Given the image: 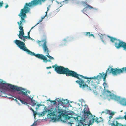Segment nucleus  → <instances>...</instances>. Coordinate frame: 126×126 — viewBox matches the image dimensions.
<instances>
[{
    "label": "nucleus",
    "instance_id": "obj_1",
    "mask_svg": "<svg viewBox=\"0 0 126 126\" xmlns=\"http://www.w3.org/2000/svg\"><path fill=\"white\" fill-rule=\"evenodd\" d=\"M52 68H54V70L58 74H65L67 76H71L76 78L79 80L76 81V82L79 85V87L81 88L83 90H90L92 91V89H95L98 87L93 80L91 81L90 87H89L86 84V82L82 78L85 79V77L86 76L78 74L77 72L74 71L70 70L67 67H64L61 66H58L55 64L52 66Z\"/></svg>",
    "mask_w": 126,
    "mask_h": 126
},
{
    "label": "nucleus",
    "instance_id": "obj_2",
    "mask_svg": "<svg viewBox=\"0 0 126 126\" xmlns=\"http://www.w3.org/2000/svg\"><path fill=\"white\" fill-rule=\"evenodd\" d=\"M45 2V0H33L31 2L28 3H25L23 9H21L20 13L18 14L21 19L19 21H18L17 23L19 26V29L20 31H19V34H18L19 39L22 41L25 42L26 40L25 39V34L24 29L23 27V23L26 22L25 19L27 17L26 14L29 12L30 10V8L29 7H33L38 5H41L42 3H44Z\"/></svg>",
    "mask_w": 126,
    "mask_h": 126
},
{
    "label": "nucleus",
    "instance_id": "obj_3",
    "mask_svg": "<svg viewBox=\"0 0 126 126\" xmlns=\"http://www.w3.org/2000/svg\"><path fill=\"white\" fill-rule=\"evenodd\" d=\"M81 114L82 117L80 116L74 117V115L76 116L77 115L73 111H70L69 112L65 113L63 116L66 120L69 119L71 117L74 118V119L78 122V124L76 126H90L94 122L95 118L89 110L88 111L86 110L85 107L82 111Z\"/></svg>",
    "mask_w": 126,
    "mask_h": 126
},
{
    "label": "nucleus",
    "instance_id": "obj_4",
    "mask_svg": "<svg viewBox=\"0 0 126 126\" xmlns=\"http://www.w3.org/2000/svg\"><path fill=\"white\" fill-rule=\"evenodd\" d=\"M14 42L20 49L25 52L28 54L32 55L33 52L27 49L26 47L24 42L20 40L16 39L14 41Z\"/></svg>",
    "mask_w": 126,
    "mask_h": 126
},
{
    "label": "nucleus",
    "instance_id": "obj_5",
    "mask_svg": "<svg viewBox=\"0 0 126 126\" xmlns=\"http://www.w3.org/2000/svg\"><path fill=\"white\" fill-rule=\"evenodd\" d=\"M56 111H55L54 112V111H53V110H52L51 113H49L48 115L47 114V117H45L44 119L46 120L47 118H50L51 119V120L50 121H52L53 122H56L57 120L58 121H62L63 123H65L66 122V121L64 120H63V119L61 117H57V115Z\"/></svg>",
    "mask_w": 126,
    "mask_h": 126
},
{
    "label": "nucleus",
    "instance_id": "obj_6",
    "mask_svg": "<svg viewBox=\"0 0 126 126\" xmlns=\"http://www.w3.org/2000/svg\"><path fill=\"white\" fill-rule=\"evenodd\" d=\"M10 89L11 91L12 92H14L15 91H17V92L16 94H20L24 98V95H22V93H21L20 92L21 91H23L25 92H26L27 90L25 88H23L21 87H18L16 85H13L11 84L9 88L10 90Z\"/></svg>",
    "mask_w": 126,
    "mask_h": 126
},
{
    "label": "nucleus",
    "instance_id": "obj_7",
    "mask_svg": "<svg viewBox=\"0 0 126 126\" xmlns=\"http://www.w3.org/2000/svg\"><path fill=\"white\" fill-rule=\"evenodd\" d=\"M10 85V84L6 83L4 81L1 80L0 81V91L3 93L6 91H9Z\"/></svg>",
    "mask_w": 126,
    "mask_h": 126
},
{
    "label": "nucleus",
    "instance_id": "obj_8",
    "mask_svg": "<svg viewBox=\"0 0 126 126\" xmlns=\"http://www.w3.org/2000/svg\"><path fill=\"white\" fill-rule=\"evenodd\" d=\"M114 46L117 49H120L122 48L123 50L126 51V43L119 39L118 41H116Z\"/></svg>",
    "mask_w": 126,
    "mask_h": 126
},
{
    "label": "nucleus",
    "instance_id": "obj_9",
    "mask_svg": "<svg viewBox=\"0 0 126 126\" xmlns=\"http://www.w3.org/2000/svg\"><path fill=\"white\" fill-rule=\"evenodd\" d=\"M114 100L115 101H117L119 104L124 106H126V98H122L121 99L120 96L117 95L114 98Z\"/></svg>",
    "mask_w": 126,
    "mask_h": 126
},
{
    "label": "nucleus",
    "instance_id": "obj_10",
    "mask_svg": "<svg viewBox=\"0 0 126 126\" xmlns=\"http://www.w3.org/2000/svg\"><path fill=\"white\" fill-rule=\"evenodd\" d=\"M32 56H34L36 57L37 58L43 60V62L46 63L47 62V59L46 57V56H45L44 55L39 53L35 54L34 52H33L32 54Z\"/></svg>",
    "mask_w": 126,
    "mask_h": 126
},
{
    "label": "nucleus",
    "instance_id": "obj_11",
    "mask_svg": "<svg viewBox=\"0 0 126 126\" xmlns=\"http://www.w3.org/2000/svg\"><path fill=\"white\" fill-rule=\"evenodd\" d=\"M110 70L108 73V74L111 73L113 76L117 75L118 74H120L119 72V69H117L116 68H113L110 67Z\"/></svg>",
    "mask_w": 126,
    "mask_h": 126
},
{
    "label": "nucleus",
    "instance_id": "obj_12",
    "mask_svg": "<svg viewBox=\"0 0 126 126\" xmlns=\"http://www.w3.org/2000/svg\"><path fill=\"white\" fill-rule=\"evenodd\" d=\"M70 41L69 37H67L65 38L61 41L59 44V46L63 47L64 46H66L68 42Z\"/></svg>",
    "mask_w": 126,
    "mask_h": 126
},
{
    "label": "nucleus",
    "instance_id": "obj_13",
    "mask_svg": "<svg viewBox=\"0 0 126 126\" xmlns=\"http://www.w3.org/2000/svg\"><path fill=\"white\" fill-rule=\"evenodd\" d=\"M69 110L70 111H66V110H65L64 113H63L62 114V116L63 117V118H64V120L65 121V120H69V121H70L68 122V121H67L66 122V123L68 124H70V125L71 126H72V124H73V119H71V118H73L74 119V118L71 117V118H70V119H69L66 120V119H65V117L63 116H64V114H65V113H67L68 112H70V110Z\"/></svg>",
    "mask_w": 126,
    "mask_h": 126
},
{
    "label": "nucleus",
    "instance_id": "obj_14",
    "mask_svg": "<svg viewBox=\"0 0 126 126\" xmlns=\"http://www.w3.org/2000/svg\"><path fill=\"white\" fill-rule=\"evenodd\" d=\"M105 94H106L107 96H110L111 99L113 100L115 98V97L116 95L114 94L113 93H111L108 90H106V92L105 91V93L103 95H104Z\"/></svg>",
    "mask_w": 126,
    "mask_h": 126
},
{
    "label": "nucleus",
    "instance_id": "obj_15",
    "mask_svg": "<svg viewBox=\"0 0 126 126\" xmlns=\"http://www.w3.org/2000/svg\"><path fill=\"white\" fill-rule=\"evenodd\" d=\"M43 41L44 42L42 45V48L44 51V52L46 54L47 53V52H49V50L47 47V46L46 45L47 42L46 41L44 40H43Z\"/></svg>",
    "mask_w": 126,
    "mask_h": 126
},
{
    "label": "nucleus",
    "instance_id": "obj_16",
    "mask_svg": "<svg viewBox=\"0 0 126 126\" xmlns=\"http://www.w3.org/2000/svg\"><path fill=\"white\" fill-rule=\"evenodd\" d=\"M42 105L44 107V109H43V111L44 112V115L47 112H48V115H49V113H51V111H52V108H51L50 109H48L47 107L45 106L44 104H43Z\"/></svg>",
    "mask_w": 126,
    "mask_h": 126
},
{
    "label": "nucleus",
    "instance_id": "obj_17",
    "mask_svg": "<svg viewBox=\"0 0 126 126\" xmlns=\"http://www.w3.org/2000/svg\"><path fill=\"white\" fill-rule=\"evenodd\" d=\"M126 125V122L125 124H122L119 123L117 121H115V120L112 121L111 125L110 126H125Z\"/></svg>",
    "mask_w": 126,
    "mask_h": 126
},
{
    "label": "nucleus",
    "instance_id": "obj_18",
    "mask_svg": "<svg viewBox=\"0 0 126 126\" xmlns=\"http://www.w3.org/2000/svg\"><path fill=\"white\" fill-rule=\"evenodd\" d=\"M57 108V109L56 108H55V109L52 108V110H53V111H56V112L57 115L58 113H59L58 116H59L60 115V114H61L63 111V110L59 106H58V107Z\"/></svg>",
    "mask_w": 126,
    "mask_h": 126
},
{
    "label": "nucleus",
    "instance_id": "obj_19",
    "mask_svg": "<svg viewBox=\"0 0 126 126\" xmlns=\"http://www.w3.org/2000/svg\"><path fill=\"white\" fill-rule=\"evenodd\" d=\"M26 95V97L24 98V101H26L29 102L30 100L31 101L32 100H34L33 99V97H31L28 94L26 93L25 94Z\"/></svg>",
    "mask_w": 126,
    "mask_h": 126
},
{
    "label": "nucleus",
    "instance_id": "obj_20",
    "mask_svg": "<svg viewBox=\"0 0 126 126\" xmlns=\"http://www.w3.org/2000/svg\"><path fill=\"white\" fill-rule=\"evenodd\" d=\"M87 8H88L89 9L91 10V8H93L91 6L89 5H87V6H86L82 10H81V11L84 14H86L87 16V15L86 14H85V13L86 12V11L87 10Z\"/></svg>",
    "mask_w": 126,
    "mask_h": 126
},
{
    "label": "nucleus",
    "instance_id": "obj_21",
    "mask_svg": "<svg viewBox=\"0 0 126 126\" xmlns=\"http://www.w3.org/2000/svg\"><path fill=\"white\" fill-rule=\"evenodd\" d=\"M33 113L34 115H35V114H37L38 116V117H39L44 116L45 113L44 111H43L41 112H39L34 111V113Z\"/></svg>",
    "mask_w": 126,
    "mask_h": 126
},
{
    "label": "nucleus",
    "instance_id": "obj_22",
    "mask_svg": "<svg viewBox=\"0 0 126 126\" xmlns=\"http://www.w3.org/2000/svg\"><path fill=\"white\" fill-rule=\"evenodd\" d=\"M107 37L109 38H110V41L113 43H115V42L116 41H118V40H119V39H117L116 38L110 36L109 35H108Z\"/></svg>",
    "mask_w": 126,
    "mask_h": 126
},
{
    "label": "nucleus",
    "instance_id": "obj_23",
    "mask_svg": "<svg viewBox=\"0 0 126 126\" xmlns=\"http://www.w3.org/2000/svg\"><path fill=\"white\" fill-rule=\"evenodd\" d=\"M55 100H56L57 102H58V106H59L60 105H61L62 106H63V107H65V106H63L62 105V104H63V103L62 102L63 101H62V99H60L59 98H56L55 99Z\"/></svg>",
    "mask_w": 126,
    "mask_h": 126
},
{
    "label": "nucleus",
    "instance_id": "obj_24",
    "mask_svg": "<svg viewBox=\"0 0 126 126\" xmlns=\"http://www.w3.org/2000/svg\"><path fill=\"white\" fill-rule=\"evenodd\" d=\"M103 85L104 87V92H102V94L103 95L105 93V88H107L108 87V86L107 83V82H104L103 84Z\"/></svg>",
    "mask_w": 126,
    "mask_h": 126
},
{
    "label": "nucleus",
    "instance_id": "obj_25",
    "mask_svg": "<svg viewBox=\"0 0 126 126\" xmlns=\"http://www.w3.org/2000/svg\"><path fill=\"white\" fill-rule=\"evenodd\" d=\"M120 74L121 73H126V67L119 69Z\"/></svg>",
    "mask_w": 126,
    "mask_h": 126
},
{
    "label": "nucleus",
    "instance_id": "obj_26",
    "mask_svg": "<svg viewBox=\"0 0 126 126\" xmlns=\"http://www.w3.org/2000/svg\"><path fill=\"white\" fill-rule=\"evenodd\" d=\"M63 101L62 105L63 106H65L67 105L69 103L68 100L67 99H62Z\"/></svg>",
    "mask_w": 126,
    "mask_h": 126
},
{
    "label": "nucleus",
    "instance_id": "obj_27",
    "mask_svg": "<svg viewBox=\"0 0 126 126\" xmlns=\"http://www.w3.org/2000/svg\"><path fill=\"white\" fill-rule=\"evenodd\" d=\"M107 111V112H105L106 114H109V115H113L115 113L113 112H112L111 111L107 109L106 110Z\"/></svg>",
    "mask_w": 126,
    "mask_h": 126
},
{
    "label": "nucleus",
    "instance_id": "obj_28",
    "mask_svg": "<svg viewBox=\"0 0 126 126\" xmlns=\"http://www.w3.org/2000/svg\"><path fill=\"white\" fill-rule=\"evenodd\" d=\"M96 77L97 78V80L99 81L100 80L102 77H103V75H102V73H100L99 74L96 76Z\"/></svg>",
    "mask_w": 126,
    "mask_h": 126
},
{
    "label": "nucleus",
    "instance_id": "obj_29",
    "mask_svg": "<svg viewBox=\"0 0 126 126\" xmlns=\"http://www.w3.org/2000/svg\"><path fill=\"white\" fill-rule=\"evenodd\" d=\"M20 92L22 93V95H24V98H25L26 97V95L25 94H26V93H27H27H28L29 94H30V91H29V90H27V91L26 92H24L23 91H22Z\"/></svg>",
    "mask_w": 126,
    "mask_h": 126
},
{
    "label": "nucleus",
    "instance_id": "obj_30",
    "mask_svg": "<svg viewBox=\"0 0 126 126\" xmlns=\"http://www.w3.org/2000/svg\"><path fill=\"white\" fill-rule=\"evenodd\" d=\"M85 78L86 79H94V80L95 79L96 80H97V78L96 77V76H94L93 77H85Z\"/></svg>",
    "mask_w": 126,
    "mask_h": 126
},
{
    "label": "nucleus",
    "instance_id": "obj_31",
    "mask_svg": "<svg viewBox=\"0 0 126 126\" xmlns=\"http://www.w3.org/2000/svg\"><path fill=\"white\" fill-rule=\"evenodd\" d=\"M46 56H47L50 60H54V58L53 57L49 55V52H47V53L46 54Z\"/></svg>",
    "mask_w": 126,
    "mask_h": 126
},
{
    "label": "nucleus",
    "instance_id": "obj_32",
    "mask_svg": "<svg viewBox=\"0 0 126 126\" xmlns=\"http://www.w3.org/2000/svg\"><path fill=\"white\" fill-rule=\"evenodd\" d=\"M34 101H35V100H32L31 101V103L32 104L31 105L32 106H34L36 105V103H35Z\"/></svg>",
    "mask_w": 126,
    "mask_h": 126
},
{
    "label": "nucleus",
    "instance_id": "obj_33",
    "mask_svg": "<svg viewBox=\"0 0 126 126\" xmlns=\"http://www.w3.org/2000/svg\"><path fill=\"white\" fill-rule=\"evenodd\" d=\"M70 0H65L64 1L61 2L60 3V4L61 5V3L62 2L64 3L65 4H67L68 3Z\"/></svg>",
    "mask_w": 126,
    "mask_h": 126
},
{
    "label": "nucleus",
    "instance_id": "obj_34",
    "mask_svg": "<svg viewBox=\"0 0 126 126\" xmlns=\"http://www.w3.org/2000/svg\"><path fill=\"white\" fill-rule=\"evenodd\" d=\"M125 119V118L124 117V116H123V117H121V116L120 115H119L118 116V117L116 118L115 119Z\"/></svg>",
    "mask_w": 126,
    "mask_h": 126
},
{
    "label": "nucleus",
    "instance_id": "obj_35",
    "mask_svg": "<svg viewBox=\"0 0 126 126\" xmlns=\"http://www.w3.org/2000/svg\"><path fill=\"white\" fill-rule=\"evenodd\" d=\"M90 33V32H83V34L84 35L86 36H89V34Z\"/></svg>",
    "mask_w": 126,
    "mask_h": 126
},
{
    "label": "nucleus",
    "instance_id": "obj_36",
    "mask_svg": "<svg viewBox=\"0 0 126 126\" xmlns=\"http://www.w3.org/2000/svg\"><path fill=\"white\" fill-rule=\"evenodd\" d=\"M47 100H49V101H50L51 103H53V104L54 105H56V103H57V102L56 101H52L50 100V99H48Z\"/></svg>",
    "mask_w": 126,
    "mask_h": 126
},
{
    "label": "nucleus",
    "instance_id": "obj_37",
    "mask_svg": "<svg viewBox=\"0 0 126 126\" xmlns=\"http://www.w3.org/2000/svg\"><path fill=\"white\" fill-rule=\"evenodd\" d=\"M81 4L83 5V6L85 7L86 5V6H87V5H88V4H87L86 2H85L84 1H82L81 2Z\"/></svg>",
    "mask_w": 126,
    "mask_h": 126
},
{
    "label": "nucleus",
    "instance_id": "obj_38",
    "mask_svg": "<svg viewBox=\"0 0 126 126\" xmlns=\"http://www.w3.org/2000/svg\"><path fill=\"white\" fill-rule=\"evenodd\" d=\"M104 38V37H102L100 38L101 40V41L103 42V43L105 44V45H107V43L104 41L103 40V39Z\"/></svg>",
    "mask_w": 126,
    "mask_h": 126
},
{
    "label": "nucleus",
    "instance_id": "obj_39",
    "mask_svg": "<svg viewBox=\"0 0 126 126\" xmlns=\"http://www.w3.org/2000/svg\"><path fill=\"white\" fill-rule=\"evenodd\" d=\"M4 3L2 1H0V8L3 6V5Z\"/></svg>",
    "mask_w": 126,
    "mask_h": 126
},
{
    "label": "nucleus",
    "instance_id": "obj_40",
    "mask_svg": "<svg viewBox=\"0 0 126 126\" xmlns=\"http://www.w3.org/2000/svg\"><path fill=\"white\" fill-rule=\"evenodd\" d=\"M93 92L94 93V94H96V95H98V92L97 91H96V90H95V91L93 90Z\"/></svg>",
    "mask_w": 126,
    "mask_h": 126
},
{
    "label": "nucleus",
    "instance_id": "obj_41",
    "mask_svg": "<svg viewBox=\"0 0 126 126\" xmlns=\"http://www.w3.org/2000/svg\"><path fill=\"white\" fill-rule=\"evenodd\" d=\"M87 81H85V82L86 83H87L88 84H89L90 82V81H91V79H87Z\"/></svg>",
    "mask_w": 126,
    "mask_h": 126
},
{
    "label": "nucleus",
    "instance_id": "obj_42",
    "mask_svg": "<svg viewBox=\"0 0 126 126\" xmlns=\"http://www.w3.org/2000/svg\"><path fill=\"white\" fill-rule=\"evenodd\" d=\"M94 120V121H95L97 123H98L101 121L100 120L99 121L98 119H96L95 118Z\"/></svg>",
    "mask_w": 126,
    "mask_h": 126
},
{
    "label": "nucleus",
    "instance_id": "obj_43",
    "mask_svg": "<svg viewBox=\"0 0 126 126\" xmlns=\"http://www.w3.org/2000/svg\"><path fill=\"white\" fill-rule=\"evenodd\" d=\"M98 35L100 37V38L104 37V36H105V35H103L102 34L100 33H99Z\"/></svg>",
    "mask_w": 126,
    "mask_h": 126
},
{
    "label": "nucleus",
    "instance_id": "obj_44",
    "mask_svg": "<svg viewBox=\"0 0 126 126\" xmlns=\"http://www.w3.org/2000/svg\"><path fill=\"white\" fill-rule=\"evenodd\" d=\"M38 120H37L36 121H35L33 123L34 124V126H36L37 125V121Z\"/></svg>",
    "mask_w": 126,
    "mask_h": 126
},
{
    "label": "nucleus",
    "instance_id": "obj_45",
    "mask_svg": "<svg viewBox=\"0 0 126 126\" xmlns=\"http://www.w3.org/2000/svg\"><path fill=\"white\" fill-rule=\"evenodd\" d=\"M90 36H92L94 38H95V36L94 35L90 33L89 34V37H90Z\"/></svg>",
    "mask_w": 126,
    "mask_h": 126
},
{
    "label": "nucleus",
    "instance_id": "obj_46",
    "mask_svg": "<svg viewBox=\"0 0 126 126\" xmlns=\"http://www.w3.org/2000/svg\"><path fill=\"white\" fill-rule=\"evenodd\" d=\"M17 99L18 100H20V102L22 104H23V102L24 101V100H22V99H21V98H18Z\"/></svg>",
    "mask_w": 126,
    "mask_h": 126
},
{
    "label": "nucleus",
    "instance_id": "obj_47",
    "mask_svg": "<svg viewBox=\"0 0 126 126\" xmlns=\"http://www.w3.org/2000/svg\"><path fill=\"white\" fill-rule=\"evenodd\" d=\"M102 78L103 79V81H104V82H107L106 79V77H104L103 76V77Z\"/></svg>",
    "mask_w": 126,
    "mask_h": 126
},
{
    "label": "nucleus",
    "instance_id": "obj_48",
    "mask_svg": "<svg viewBox=\"0 0 126 126\" xmlns=\"http://www.w3.org/2000/svg\"><path fill=\"white\" fill-rule=\"evenodd\" d=\"M25 40L26 39H30V36H26V37H25Z\"/></svg>",
    "mask_w": 126,
    "mask_h": 126
},
{
    "label": "nucleus",
    "instance_id": "obj_49",
    "mask_svg": "<svg viewBox=\"0 0 126 126\" xmlns=\"http://www.w3.org/2000/svg\"><path fill=\"white\" fill-rule=\"evenodd\" d=\"M74 1L77 4H79V1L78 0H74Z\"/></svg>",
    "mask_w": 126,
    "mask_h": 126
},
{
    "label": "nucleus",
    "instance_id": "obj_50",
    "mask_svg": "<svg viewBox=\"0 0 126 126\" xmlns=\"http://www.w3.org/2000/svg\"><path fill=\"white\" fill-rule=\"evenodd\" d=\"M107 72H106L105 74H103L102 75H103L104 77H106V76H107Z\"/></svg>",
    "mask_w": 126,
    "mask_h": 126
},
{
    "label": "nucleus",
    "instance_id": "obj_51",
    "mask_svg": "<svg viewBox=\"0 0 126 126\" xmlns=\"http://www.w3.org/2000/svg\"><path fill=\"white\" fill-rule=\"evenodd\" d=\"M110 121L111 120L110 119H109L108 121V123L109 125H111V123H110Z\"/></svg>",
    "mask_w": 126,
    "mask_h": 126
},
{
    "label": "nucleus",
    "instance_id": "obj_52",
    "mask_svg": "<svg viewBox=\"0 0 126 126\" xmlns=\"http://www.w3.org/2000/svg\"><path fill=\"white\" fill-rule=\"evenodd\" d=\"M43 20H42V19H41L40 20H39V21L36 24V25H38V24H39V23H40V22H41Z\"/></svg>",
    "mask_w": 126,
    "mask_h": 126
},
{
    "label": "nucleus",
    "instance_id": "obj_53",
    "mask_svg": "<svg viewBox=\"0 0 126 126\" xmlns=\"http://www.w3.org/2000/svg\"><path fill=\"white\" fill-rule=\"evenodd\" d=\"M22 104H23L24 105H27L28 103L27 102H25L24 101V102Z\"/></svg>",
    "mask_w": 126,
    "mask_h": 126
},
{
    "label": "nucleus",
    "instance_id": "obj_54",
    "mask_svg": "<svg viewBox=\"0 0 126 126\" xmlns=\"http://www.w3.org/2000/svg\"><path fill=\"white\" fill-rule=\"evenodd\" d=\"M40 104H37L35 106H37L38 107V108H39L40 106Z\"/></svg>",
    "mask_w": 126,
    "mask_h": 126
},
{
    "label": "nucleus",
    "instance_id": "obj_55",
    "mask_svg": "<svg viewBox=\"0 0 126 126\" xmlns=\"http://www.w3.org/2000/svg\"><path fill=\"white\" fill-rule=\"evenodd\" d=\"M30 110H32L33 113H34V110L31 107H30Z\"/></svg>",
    "mask_w": 126,
    "mask_h": 126
},
{
    "label": "nucleus",
    "instance_id": "obj_56",
    "mask_svg": "<svg viewBox=\"0 0 126 126\" xmlns=\"http://www.w3.org/2000/svg\"><path fill=\"white\" fill-rule=\"evenodd\" d=\"M51 68H52V67L51 66L47 67H46V69H51Z\"/></svg>",
    "mask_w": 126,
    "mask_h": 126
},
{
    "label": "nucleus",
    "instance_id": "obj_57",
    "mask_svg": "<svg viewBox=\"0 0 126 126\" xmlns=\"http://www.w3.org/2000/svg\"><path fill=\"white\" fill-rule=\"evenodd\" d=\"M31 31V30H30L28 32L27 36H30V32Z\"/></svg>",
    "mask_w": 126,
    "mask_h": 126
},
{
    "label": "nucleus",
    "instance_id": "obj_58",
    "mask_svg": "<svg viewBox=\"0 0 126 126\" xmlns=\"http://www.w3.org/2000/svg\"><path fill=\"white\" fill-rule=\"evenodd\" d=\"M124 113L125 115H124V117L125 118V120H126V112Z\"/></svg>",
    "mask_w": 126,
    "mask_h": 126
},
{
    "label": "nucleus",
    "instance_id": "obj_59",
    "mask_svg": "<svg viewBox=\"0 0 126 126\" xmlns=\"http://www.w3.org/2000/svg\"><path fill=\"white\" fill-rule=\"evenodd\" d=\"M9 7L8 5L7 4H6V5L5 6V8H7Z\"/></svg>",
    "mask_w": 126,
    "mask_h": 126
},
{
    "label": "nucleus",
    "instance_id": "obj_60",
    "mask_svg": "<svg viewBox=\"0 0 126 126\" xmlns=\"http://www.w3.org/2000/svg\"><path fill=\"white\" fill-rule=\"evenodd\" d=\"M110 67L109 66V68H108L106 70V72H107L108 73V72L109 71V69H110Z\"/></svg>",
    "mask_w": 126,
    "mask_h": 126
},
{
    "label": "nucleus",
    "instance_id": "obj_61",
    "mask_svg": "<svg viewBox=\"0 0 126 126\" xmlns=\"http://www.w3.org/2000/svg\"><path fill=\"white\" fill-rule=\"evenodd\" d=\"M112 116L111 115L109 117V118L110 120L112 118Z\"/></svg>",
    "mask_w": 126,
    "mask_h": 126
},
{
    "label": "nucleus",
    "instance_id": "obj_62",
    "mask_svg": "<svg viewBox=\"0 0 126 126\" xmlns=\"http://www.w3.org/2000/svg\"><path fill=\"white\" fill-rule=\"evenodd\" d=\"M92 8H91V9H92ZM94 10V11H95V10H98V9H97V8H93Z\"/></svg>",
    "mask_w": 126,
    "mask_h": 126
},
{
    "label": "nucleus",
    "instance_id": "obj_63",
    "mask_svg": "<svg viewBox=\"0 0 126 126\" xmlns=\"http://www.w3.org/2000/svg\"><path fill=\"white\" fill-rule=\"evenodd\" d=\"M30 40H32V41H35V40L34 39H33L32 38H30Z\"/></svg>",
    "mask_w": 126,
    "mask_h": 126
},
{
    "label": "nucleus",
    "instance_id": "obj_64",
    "mask_svg": "<svg viewBox=\"0 0 126 126\" xmlns=\"http://www.w3.org/2000/svg\"><path fill=\"white\" fill-rule=\"evenodd\" d=\"M47 62H51V60H50V59H48V60H47Z\"/></svg>",
    "mask_w": 126,
    "mask_h": 126
}]
</instances>
